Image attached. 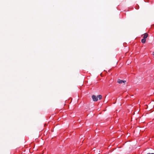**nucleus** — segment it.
<instances>
[{"label":"nucleus","mask_w":154,"mask_h":154,"mask_svg":"<svg viewBox=\"0 0 154 154\" xmlns=\"http://www.w3.org/2000/svg\"><path fill=\"white\" fill-rule=\"evenodd\" d=\"M93 100L94 101H97L98 100L97 96L96 97L95 95H93L92 97Z\"/></svg>","instance_id":"f257e3e1"},{"label":"nucleus","mask_w":154,"mask_h":154,"mask_svg":"<svg viewBox=\"0 0 154 154\" xmlns=\"http://www.w3.org/2000/svg\"><path fill=\"white\" fill-rule=\"evenodd\" d=\"M117 82L119 84L123 83L124 84H125L126 81L125 80H120V79H118V80Z\"/></svg>","instance_id":"f03ea898"},{"label":"nucleus","mask_w":154,"mask_h":154,"mask_svg":"<svg viewBox=\"0 0 154 154\" xmlns=\"http://www.w3.org/2000/svg\"><path fill=\"white\" fill-rule=\"evenodd\" d=\"M143 38H144V39H146V38L148 37V34L146 33H144L143 35Z\"/></svg>","instance_id":"7ed1b4c3"},{"label":"nucleus","mask_w":154,"mask_h":154,"mask_svg":"<svg viewBox=\"0 0 154 154\" xmlns=\"http://www.w3.org/2000/svg\"><path fill=\"white\" fill-rule=\"evenodd\" d=\"M146 42V39L144 38H143L141 39V42L143 43H145Z\"/></svg>","instance_id":"20e7f679"},{"label":"nucleus","mask_w":154,"mask_h":154,"mask_svg":"<svg viewBox=\"0 0 154 154\" xmlns=\"http://www.w3.org/2000/svg\"><path fill=\"white\" fill-rule=\"evenodd\" d=\"M97 96L98 99L99 98V99L100 100L102 98V96L100 95H99Z\"/></svg>","instance_id":"39448f33"},{"label":"nucleus","mask_w":154,"mask_h":154,"mask_svg":"<svg viewBox=\"0 0 154 154\" xmlns=\"http://www.w3.org/2000/svg\"><path fill=\"white\" fill-rule=\"evenodd\" d=\"M147 154H154V153H147Z\"/></svg>","instance_id":"423d86ee"}]
</instances>
